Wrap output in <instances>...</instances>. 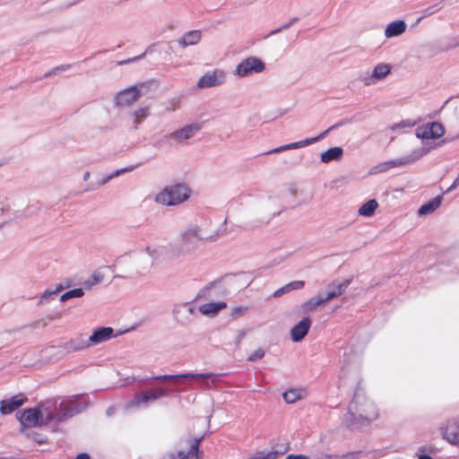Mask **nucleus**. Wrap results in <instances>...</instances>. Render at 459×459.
Listing matches in <instances>:
<instances>
[{"label": "nucleus", "instance_id": "1", "mask_svg": "<svg viewBox=\"0 0 459 459\" xmlns=\"http://www.w3.org/2000/svg\"><path fill=\"white\" fill-rule=\"evenodd\" d=\"M378 416L376 404L361 390H356L342 423L347 428H359L369 424Z\"/></svg>", "mask_w": 459, "mask_h": 459}, {"label": "nucleus", "instance_id": "2", "mask_svg": "<svg viewBox=\"0 0 459 459\" xmlns=\"http://www.w3.org/2000/svg\"><path fill=\"white\" fill-rule=\"evenodd\" d=\"M179 392H181V390L176 385H152L148 390L142 393H135L134 397L126 403V409H145L157 400L175 396Z\"/></svg>", "mask_w": 459, "mask_h": 459}, {"label": "nucleus", "instance_id": "3", "mask_svg": "<svg viewBox=\"0 0 459 459\" xmlns=\"http://www.w3.org/2000/svg\"><path fill=\"white\" fill-rule=\"evenodd\" d=\"M56 408V402H47L39 404V407L25 409L18 420L25 428L41 427L54 421L55 416L52 408Z\"/></svg>", "mask_w": 459, "mask_h": 459}, {"label": "nucleus", "instance_id": "4", "mask_svg": "<svg viewBox=\"0 0 459 459\" xmlns=\"http://www.w3.org/2000/svg\"><path fill=\"white\" fill-rule=\"evenodd\" d=\"M203 239L202 230L197 224H190L182 230L177 247V255H185L196 249Z\"/></svg>", "mask_w": 459, "mask_h": 459}, {"label": "nucleus", "instance_id": "5", "mask_svg": "<svg viewBox=\"0 0 459 459\" xmlns=\"http://www.w3.org/2000/svg\"><path fill=\"white\" fill-rule=\"evenodd\" d=\"M188 196L189 191L187 187L184 185L177 184L166 187L164 190L160 192L156 195L155 201L162 205L172 206L186 201Z\"/></svg>", "mask_w": 459, "mask_h": 459}, {"label": "nucleus", "instance_id": "6", "mask_svg": "<svg viewBox=\"0 0 459 459\" xmlns=\"http://www.w3.org/2000/svg\"><path fill=\"white\" fill-rule=\"evenodd\" d=\"M77 399L78 396H72L60 402L58 404L59 411L56 414H54V421L57 423L62 422L82 411L86 408L87 404L78 403Z\"/></svg>", "mask_w": 459, "mask_h": 459}, {"label": "nucleus", "instance_id": "7", "mask_svg": "<svg viewBox=\"0 0 459 459\" xmlns=\"http://www.w3.org/2000/svg\"><path fill=\"white\" fill-rule=\"evenodd\" d=\"M345 123H346V120H342V121L333 125L328 129L325 130L324 132H322L319 135H317L316 137L307 138V139H305L302 141L284 144V145L279 146L277 148L272 149V150L264 152V154L268 155V154H273V153H279V152H281L284 151L299 149V148L308 146L310 144H313V143L324 139L329 134L330 131L344 125Z\"/></svg>", "mask_w": 459, "mask_h": 459}, {"label": "nucleus", "instance_id": "8", "mask_svg": "<svg viewBox=\"0 0 459 459\" xmlns=\"http://www.w3.org/2000/svg\"><path fill=\"white\" fill-rule=\"evenodd\" d=\"M264 69L265 65L260 58L249 56L237 65L235 74L238 77H247L252 74L262 73Z\"/></svg>", "mask_w": 459, "mask_h": 459}, {"label": "nucleus", "instance_id": "9", "mask_svg": "<svg viewBox=\"0 0 459 459\" xmlns=\"http://www.w3.org/2000/svg\"><path fill=\"white\" fill-rule=\"evenodd\" d=\"M226 82V73L221 69L206 72L197 82L199 89L212 88L222 85Z\"/></svg>", "mask_w": 459, "mask_h": 459}, {"label": "nucleus", "instance_id": "10", "mask_svg": "<svg viewBox=\"0 0 459 459\" xmlns=\"http://www.w3.org/2000/svg\"><path fill=\"white\" fill-rule=\"evenodd\" d=\"M202 128V125L200 123H194L190 125H186V126L174 131L169 134H166L160 139V143L172 138L178 142H182L184 140H188L192 138L197 132H199Z\"/></svg>", "mask_w": 459, "mask_h": 459}, {"label": "nucleus", "instance_id": "11", "mask_svg": "<svg viewBox=\"0 0 459 459\" xmlns=\"http://www.w3.org/2000/svg\"><path fill=\"white\" fill-rule=\"evenodd\" d=\"M218 374H214L212 372L207 373H183L177 375H160L154 376L147 379V381H168V380H176L179 378H192V379H207L210 377H217Z\"/></svg>", "mask_w": 459, "mask_h": 459}, {"label": "nucleus", "instance_id": "12", "mask_svg": "<svg viewBox=\"0 0 459 459\" xmlns=\"http://www.w3.org/2000/svg\"><path fill=\"white\" fill-rule=\"evenodd\" d=\"M391 72V66L388 64L380 63L377 65L371 74L365 75L361 78L364 85L370 86L377 81L385 79Z\"/></svg>", "mask_w": 459, "mask_h": 459}, {"label": "nucleus", "instance_id": "13", "mask_svg": "<svg viewBox=\"0 0 459 459\" xmlns=\"http://www.w3.org/2000/svg\"><path fill=\"white\" fill-rule=\"evenodd\" d=\"M140 97V91L133 86L117 93L115 97V103L117 106H129L136 101Z\"/></svg>", "mask_w": 459, "mask_h": 459}, {"label": "nucleus", "instance_id": "14", "mask_svg": "<svg viewBox=\"0 0 459 459\" xmlns=\"http://www.w3.org/2000/svg\"><path fill=\"white\" fill-rule=\"evenodd\" d=\"M442 437L452 445L459 444V423L455 420H448L440 428Z\"/></svg>", "mask_w": 459, "mask_h": 459}, {"label": "nucleus", "instance_id": "15", "mask_svg": "<svg viewBox=\"0 0 459 459\" xmlns=\"http://www.w3.org/2000/svg\"><path fill=\"white\" fill-rule=\"evenodd\" d=\"M312 325V321L308 316H304L290 330V337L294 342H299L307 334Z\"/></svg>", "mask_w": 459, "mask_h": 459}, {"label": "nucleus", "instance_id": "16", "mask_svg": "<svg viewBox=\"0 0 459 459\" xmlns=\"http://www.w3.org/2000/svg\"><path fill=\"white\" fill-rule=\"evenodd\" d=\"M25 402L22 394L13 395L9 399L2 400L0 402V413L2 415H7L13 413L19 407H21Z\"/></svg>", "mask_w": 459, "mask_h": 459}, {"label": "nucleus", "instance_id": "17", "mask_svg": "<svg viewBox=\"0 0 459 459\" xmlns=\"http://www.w3.org/2000/svg\"><path fill=\"white\" fill-rule=\"evenodd\" d=\"M114 329L112 327H100L93 331L89 336L91 346L105 342L115 337Z\"/></svg>", "mask_w": 459, "mask_h": 459}, {"label": "nucleus", "instance_id": "18", "mask_svg": "<svg viewBox=\"0 0 459 459\" xmlns=\"http://www.w3.org/2000/svg\"><path fill=\"white\" fill-rule=\"evenodd\" d=\"M203 437L195 438L190 446V448L187 453H184L183 451H179L177 455L170 454L168 457H164L163 459H199V445L202 441Z\"/></svg>", "mask_w": 459, "mask_h": 459}, {"label": "nucleus", "instance_id": "19", "mask_svg": "<svg viewBox=\"0 0 459 459\" xmlns=\"http://www.w3.org/2000/svg\"><path fill=\"white\" fill-rule=\"evenodd\" d=\"M90 338L80 334L65 343V349L70 352L79 351L91 347Z\"/></svg>", "mask_w": 459, "mask_h": 459}, {"label": "nucleus", "instance_id": "20", "mask_svg": "<svg viewBox=\"0 0 459 459\" xmlns=\"http://www.w3.org/2000/svg\"><path fill=\"white\" fill-rule=\"evenodd\" d=\"M202 39V31L199 30H189L186 32L180 39H178V44L180 48H186L194 46L200 42Z\"/></svg>", "mask_w": 459, "mask_h": 459}, {"label": "nucleus", "instance_id": "21", "mask_svg": "<svg viewBox=\"0 0 459 459\" xmlns=\"http://www.w3.org/2000/svg\"><path fill=\"white\" fill-rule=\"evenodd\" d=\"M407 25L403 20H395L388 23L385 30V36L387 39L398 37L405 32Z\"/></svg>", "mask_w": 459, "mask_h": 459}, {"label": "nucleus", "instance_id": "22", "mask_svg": "<svg viewBox=\"0 0 459 459\" xmlns=\"http://www.w3.org/2000/svg\"><path fill=\"white\" fill-rule=\"evenodd\" d=\"M350 283H351V280H344L342 282L333 281V282L330 283L328 285L329 290L325 295L326 297V300H328V302H329L330 300L341 296L346 290V289L349 287Z\"/></svg>", "mask_w": 459, "mask_h": 459}, {"label": "nucleus", "instance_id": "23", "mask_svg": "<svg viewBox=\"0 0 459 459\" xmlns=\"http://www.w3.org/2000/svg\"><path fill=\"white\" fill-rule=\"evenodd\" d=\"M227 307V303L224 301L219 302H208L201 305L199 307V311L201 314L208 316H214L217 315L221 309Z\"/></svg>", "mask_w": 459, "mask_h": 459}, {"label": "nucleus", "instance_id": "24", "mask_svg": "<svg viewBox=\"0 0 459 459\" xmlns=\"http://www.w3.org/2000/svg\"><path fill=\"white\" fill-rule=\"evenodd\" d=\"M327 303L328 300H326L325 296L317 295L304 302L301 307L304 313H308L316 310L318 307H323Z\"/></svg>", "mask_w": 459, "mask_h": 459}, {"label": "nucleus", "instance_id": "25", "mask_svg": "<svg viewBox=\"0 0 459 459\" xmlns=\"http://www.w3.org/2000/svg\"><path fill=\"white\" fill-rule=\"evenodd\" d=\"M343 156V149L342 147H331L320 155L323 163H330L332 161L341 160Z\"/></svg>", "mask_w": 459, "mask_h": 459}, {"label": "nucleus", "instance_id": "26", "mask_svg": "<svg viewBox=\"0 0 459 459\" xmlns=\"http://www.w3.org/2000/svg\"><path fill=\"white\" fill-rule=\"evenodd\" d=\"M305 286V281H290L287 284H285L284 286L279 288L278 290H276L273 294V298H280L281 296L288 293V292H290L292 290H301L303 289Z\"/></svg>", "mask_w": 459, "mask_h": 459}, {"label": "nucleus", "instance_id": "27", "mask_svg": "<svg viewBox=\"0 0 459 459\" xmlns=\"http://www.w3.org/2000/svg\"><path fill=\"white\" fill-rule=\"evenodd\" d=\"M442 197L440 195L434 197L432 200L429 201L428 203L422 204L418 213L419 215H428L429 213H432L434 211H436L441 204Z\"/></svg>", "mask_w": 459, "mask_h": 459}, {"label": "nucleus", "instance_id": "28", "mask_svg": "<svg viewBox=\"0 0 459 459\" xmlns=\"http://www.w3.org/2000/svg\"><path fill=\"white\" fill-rule=\"evenodd\" d=\"M432 148H433L432 146H429V147L422 146V147H419V148L412 150L410 154L405 155L407 163L411 164V163H413V162L419 160L423 156L428 154Z\"/></svg>", "mask_w": 459, "mask_h": 459}, {"label": "nucleus", "instance_id": "29", "mask_svg": "<svg viewBox=\"0 0 459 459\" xmlns=\"http://www.w3.org/2000/svg\"><path fill=\"white\" fill-rule=\"evenodd\" d=\"M150 116V109L148 107H142L135 109L132 113L133 117V128L136 130L139 125Z\"/></svg>", "mask_w": 459, "mask_h": 459}, {"label": "nucleus", "instance_id": "30", "mask_svg": "<svg viewBox=\"0 0 459 459\" xmlns=\"http://www.w3.org/2000/svg\"><path fill=\"white\" fill-rule=\"evenodd\" d=\"M377 207V202L375 199H370L359 207L358 213L364 217H371Z\"/></svg>", "mask_w": 459, "mask_h": 459}, {"label": "nucleus", "instance_id": "31", "mask_svg": "<svg viewBox=\"0 0 459 459\" xmlns=\"http://www.w3.org/2000/svg\"><path fill=\"white\" fill-rule=\"evenodd\" d=\"M304 391L302 389L291 388L282 394L283 399L287 403H294L302 399Z\"/></svg>", "mask_w": 459, "mask_h": 459}, {"label": "nucleus", "instance_id": "32", "mask_svg": "<svg viewBox=\"0 0 459 459\" xmlns=\"http://www.w3.org/2000/svg\"><path fill=\"white\" fill-rule=\"evenodd\" d=\"M432 131L430 123H427L421 126H419L415 131V135L418 139L428 140L432 139Z\"/></svg>", "mask_w": 459, "mask_h": 459}, {"label": "nucleus", "instance_id": "33", "mask_svg": "<svg viewBox=\"0 0 459 459\" xmlns=\"http://www.w3.org/2000/svg\"><path fill=\"white\" fill-rule=\"evenodd\" d=\"M104 279V275L100 273H94L88 280L82 282L83 289L90 290L93 286L100 283Z\"/></svg>", "mask_w": 459, "mask_h": 459}, {"label": "nucleus", "instance_id": "34", "mask_svg": "<svg viewBox=\"0 0 459 459\" xmlns=\"http://www.w3.org/2000/svg\"><path fill=\"white\" fill-rule=\"evenodd\" d=\"M139 165L140 164L133 165V166H130V167H127V168H124V169H117V170L112 172L111 174H109L108 176H107L106 178L101 179V181L98 184V186H104L108 181H110L112 178L121 175L122 173L132 171L133 169L137 168Z\"/></svg>", "mask_w": 459, "mask_h": 459}, {"label": "nucleus", "instance_id": "35", "mask_svg": "<svg viewBox=\"0 0 459 459\" xmlns=\"http://www.w3.org/2000/svg\"><path fill=\"white\" fill-rule=\"evenodd\" d=\"M83 295H84L83 289L82 288H76V289H74V290H70L65 292L64 294H62L61 297H60V301L61 302H65V301H67L70 299L81 298Z\"/></svg>", "mask_w": 459, "mask_h": 459}, {"label": "nucleus", "instance_id": "36", "mask_svg": "<svg viewBox=\"0 0 459 459\" xmlns=\"http://www.w3.org/2000/svg\"><path fill=\"white\" fill-rule=\"evenodd\" d=\"M420 121H421V118H419L417 120H412V119L403 120L400 123H397V124H394V126H392L391 129L395 131L399 128H406V127L411 128V127L415 126Z\"/></svg>", "mask_w": 459, "mask_h": 459}, {"label": "nucleus", "instance_id": "37", "mask_svg": "<svg viewBox=\"0 0 459 459\" xmlns=\"http://www.w3.org/2000/svg\"><path fill=\"white\" fill-rule=\"evenodd\" d=\"M432 139H438L445 134L444 126L438 122H431Z\"/></svg>", "mask_w": 459, "mask_h": 459}, {"label": "nucleus", "instance_id": "38", "mask_svg": "<svg viewBox=\"0 0 459 459\" xmlns=\"http://www.w3.org/2000/svg\"><path fill=\"white\" fill-rule=\"evenodd\" d=\"M183 310H186L189 315H193L195 312V308L193 306H191L189 303H184L177 305L173 309V313L174 315L177 316L180 314Z\"/></svg>", "mask_w": 459, "mask_h": 459}, {"label": "nucleus", "instance_id": "39", "mask_svg": "<svg viewBox=\"0 0 459 459\" xmlns=\"http://www.w3.org/2000/svg\"><path fill=\"white\" fill-rule=\"evenodd\" d=\"M56 296V291H54L53 290H46L39 300V305H43L46 302L54 300Z\"/></svg>", "mask_w": 459, "mask_h": 459}, {"label": "nucleus", "instance_id": "40", "mask_svg": "<svg viewBox=\"0 0 459 459\" xmlns=\"http://www.w3.org/2000/svg\"><path fill=\"white\" fill-rule=\"evenodd\" d=\"M277 456L278 454L276 451L258 452L249 459H276Z\"/></svg>", "mask_w": 459, "mask_h": 459}, {"label": "nucleus", "instance_id": "41", "mask_svg": "<svg viewBox=\"0 0 459 459\" xmlns=\"http://www.w3.org/2000/svg\"><path fill=\"white\" fill-rule=\"evenodd\" d=\"M264 356V351L263 349L259 348V349L255 350V351H253L247 357V361L254 362V361L263 359Z\"/></svg>", "mask_w": 459, "mask_h": 459}, {"label": "nucleus", "instance_id": "42", "mask_svg": "<svg viewBox=\"0 0 459 459\" xmlns=\"http://www.w3.org/2000/svg\"><path fill=\"white\" fill-rule=\"evenodd\" d=\"M388 170H389V169H388V166H387L386 162H385V161H384V162H380V163H378L377 165L374 166V167L371 169L370 172H371L372 174H378V173H384V172H386V171H388Z\"/></svg>", "mask_w": 459, "mask_h": 459}, {"label": "nucleus", "instance_id": "43", "mask_svg": "<svg viewBox=\"0 0 459 459\" xmlns=\"http://www.w3.org/2000/svg\"><path fill=\"white\" fill-rule=\"evenodd\" d=\"M247 310V307L239 306L236 307L231 310L230 316L232 317L241 316Z\"/></svg>", "mask_w": 459, "mask_h": 459}, {"label": "nucleus", "instance_id": "44", "mask_svg": "<svg viewBox=\"0 0 459 459\" xmlns=\"http://www.w3.org/2000/svg\"><path fill=\"white\" fill-rule=\"evenodd\" d=\"M391 161L394 168L408 165L405 156L391 160Z\"/></svg>", "mask_w": 459, "mask_h": 459}, {"label": "nucleus", "instance_id": "45", "mask_svg": "<svg viewBox=\"0 0 459 459\" xmlns=\"http://www.w3.org/2000/svg\"><path fill=\"white\" fill-rule=\"evenodd\" d=\"M69 68V65H60V66H56L55 68H53L52 70H50L49 72H48L46 74H45V77H48V76H52V75H56L58 72H61V71H65L66 69Z\"/></svg>", "mask_w": 459, "mask_h": 459}, {"label": "nucleus", "instance_id": "46", "mask_svg": "<svg viewBox=\"0 0 459 459\" xmlns=\"http://www.w3.org/2000/svg\"><path fill=\"white\" fill-rule=\"evenodd\" d=\"M438 10H439V8H437V4H435L433 6H429L422 11V13H423L422 18L431 15V14L435 13L436 12H437Z\"/></svg>", "mask_w": 459, "mask_h": 459}, {"label": "nucleus", "instance_id": "47", "mask_svg": "<svg viewBox=\"0 0 459 459\" xmlns=\"http://www.w3.org/2000/svg\"><path fill=\"white\" fill-rule=\"evenodd\" d=\"M145 55H146V52L143 53L142 55H140L138 56L133 57V58H129L127 60L120 61V62H118V65L129 64L131 62H134V61L140 60V59L143 58L145 56Z\"/></svg>", "mask_w": 459, "mask_h": 459}, {"label": "nucleus", "instance_id": "48", "mask_svg": "<svg viewBox=\"0 0 459 459\" xmlns=\"http://www.w3.org/2000/svg\"><path fill=\"white\" fill-rule=\"evenodd\" d=\"M299 21V18L298 17H293L291 18L288 22H286L285 24H283L281 26V29H284L285 30H288L290 26H292L294 23H296L297 22Z\"/></svg>", "mask_w": 459, "mask_h": 459}, {"label": "nucleus", "instance_id": "49", "mask_svg": "<svg viewBox=\"0 0 459 459\" xmlns=\"http://www.w3.org/2000/svg\"><path fill=\"white\" fill-rule=\"evenodd\" d=\"M6 208V198L4 196H0V215L4 213Z\"/></svg>", "mask_w": 459, "mask_h": 459}, {"label": "nucleus", "instance_id": "50", "mask_svg": "<svg viewBox=\"0 0 459 459\" xmlns=\"http://www.w3.org/2000/svg\"><path fill=\"white\" fill-rule=\"evenodd\" d=\"M457 186H459V172L453 184L446 189V193L452 192L457 187Z\"/></svg>", "mask_w": 459, "mask_h": 459}, {"label": "nucleus", "instance_id": "51", "mask_svg": "<svg viewBox=\"0 0 459 459\" xmlns=\"http://www.w3.org/2000/svg\"><path fill=\"white\" fill-rule=\"evenodd\" d=\"M285 459H309V457L307 455H294V454H290L286 456Z\"/></svg>", "mask_w": 459, "mask_h": 459}, {"label": "nucleus", "instance_id": "52", "mask_svg": "<svg viewBox=\"0 0 459 459\" xmlns=\"http://www.w3.org/2000/svg\"><path fill=\"white\" fill-rule=\"evenodd\" d=\"M145 251L152 258H156L158 256L157 250L151 247H146Z\"/></svg>", "mask_w": 459, "mask_h": 459}, {"label": "nucleus", "instance_id": "53", "mask_svg": "<svg viewBox=\"0 0 459 459\" xmlns=\"http://www.w3.org/2000/svg\"><path fill=\"white\" fill-rule=\"evenodd\" d=\"M335 455H330V454H319L317 455L315 459H332L333 457H334Z\"/></svg>", "mask_w": 459, "mask_h": 459}, {"label": "nucleus", "instance_id": "54", "mask_svg": "<svg viewBox=\"0 0 459 459\" xmlns=\"http://www.w3.org/2000/svg\"><path fill=\"white\" fill-rule=\"evenodd\" d=\"M282 30H284V29H281V27H279V28H277V29H275V30H271V31L269 32V34H268L267 36H265L264 38L266 39V38H268L269 36L275 35V34H277V33H279V32H281V31H282Z\"/></svg>", "mask_w": 459, "mask_h": 459}, {"label": "nucleus", "instance_id": "55", "mask_svg": "<svg viewBox=\"0 0 459 459\" xmlns=\"http://www.w3.org/2000/svg\"><path fill=\"white\" fill-rule=\"evenodd\" d=\"M246 333L244 331H241L238 334V336L237 337V340H236V343L237 344H239L242 338L245 336Z\"/></svg>", "mask_w": 459, "mask_h": 459}, {"label": "nucleus", "instance_id": "56", "mask_svg": "<svg viewBox=\"0 0 459 459\" xmlns=\"http://www.w3.org/2000/svg\"><path fill=\"white\" fill-rule=\"evenodd\" d=\"M64 290V286H63L62 284H59V285H57V286L56 287V289H55V290H54V291H56V295H57V294H58L61 290Z\"/></svg>", "mask_w": 459, "mask_h": 459}, {"label": "nucleus", "instance_id": "57", "mask_svg": "<svg viewBox=\"0 0 459 459\" xmlns=\"http://www.w3.org/2000/svg\"><path fill=\"white\" fill-rule=\"evenodd\" d=\"M114 411H115L114 407H109V408H108L106 413L108 416H111L114 413Z\"/></svg>", "mask_w": 459, "mask_h": 459}, {"label": "nucleus", "instance_id": "58", "mask_svg": "<svg viewBox=\"0 0 459 459\" xmlns=\"http://www.w3.org/2000/svg\"><path fill=\"white\" fill-rule=\"evenodd\" d=\"M90 178V172H85L84 175H83V180L84 181H87Z\"/></svg>", "mask_w": 459, "mask_h": 459}, {"label": "nucleus", "instance_id": "59", "mask_svg": "<svg viewBox=\"0 0 459 459\" xmlns=\"http://www.w3.org/2000/svg\"><path fill=\"white\" fill-rule=\"evenodd\" d=\"M385 162H386V164L388 166V169H394L391 160H386Z\"/></svg>", "mask_w": 459, "mask_h": 459}, {"label": "nucleus", "instance_id": "60", "mask_svg": "<svg viewBox=\"0 0 459 459\" xmlns=\"http://www.w3.org/2000/svg\"><path fill=\"white\" fill-rule=\"evenodd\" d=\"M204 388H205V389H209L210 388V385H209L208 382L204 383Z\"/></svg>", "mask_w": 459, "mask_h": 459}, {"label": "nucleus", "instance_id": "61", "mask_svg": "<svg viewBox=\"0 0 459 459\" xmlns=\"http://www.w3.org/2000/svg\"><path fill=\"white\" fill-rule=\"evenodd\" d=\"M419 451H420V452H426V451H427V448H426V446H420V447L419 448Z\"/></svg>", "mask_w": 459, "mask_h": 459}, {"label": "nucleus", "instance_id": "62", "mask_svg": "<svg viewBox=\"0 0 459 459\" xmlns=\"http://www.w3.org/2000/svg\"><path fill=\"white\" fill-rule=\"evenodd\" d=\"M455 421H457L459 423V418L455 420Z\"/></svg>", "mask_w": 459, "mask_h": 459}, {"label": "nucleus", "instance_id": "63", "mask_svg": "<svg viewBox=\"0 0 459 459\" xmlns=\"http://www.w3.org/2000/svg\"><path fill=\"white\" fill-rule=\"evenodd\" d=\"M3 224L0 225V228H2Z\"/></svg>", "mask_w": 459, "mask_h": 459}]
</instances>
